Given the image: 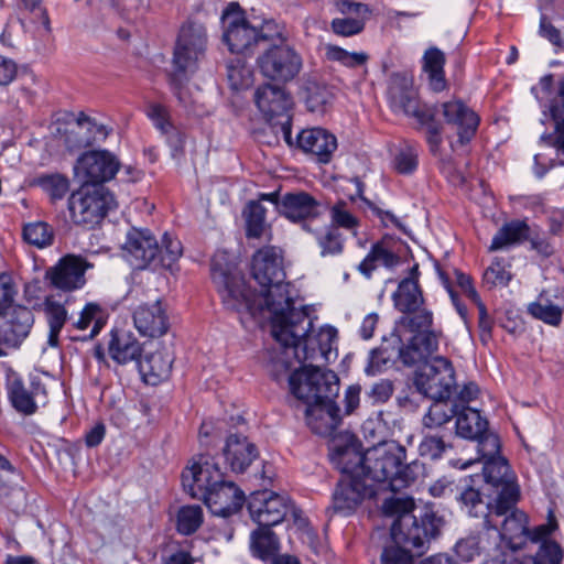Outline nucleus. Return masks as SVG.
<instances>
[{"mask_svg":"<svg viewBox=\"0 0 564 564\" xmlns=\"http://www.w3.org/2000/svg\"><path fill=\"white\" fill-rule=\"evenodd\" d=\"M455 416L456 434L460 437L467 440L479 437L488 429V421L473 408L464 406L460 411L456 408Z\"/></svg>","mask_w":564,"mask_h":564,"instance_id":"nucleus-40","label":"nucleus"},{"mask_svg":"<svg viewBox=\"0 0 564 564\" xmlns=\"http://www.w3.org/2000/svg\"><path fill=\"white\" fill-rule=\"evenodd\" d=\"M113 195L105 187L80 185L68 198V209L77 225L94 227L116 208Z\"/></svg>","mask_w":564,"mask_h":564,"instance_id":"nucleus-12","label":"nucleus"},{"mask_svg":"<svg viewBox=\"0 0 564 564\" xmlns=\"http://www.w3.org/2000/svg\"><path fill=\"white\" fill-rule=\"evenodd\" d=\"M275 476L271 463L259 459L258 453L252 444H249V484L258 489L270 488Z\"/></svg>","mask_w":564,"mask_h":564,"instance_id":"nucleus-45","label":"nucleus"},{"mask_svg":"<svg viewBox=\"0 0 564 564\" xmlns=\"http://www.w3.org/2000/svg\"><path fill=\"white\" fill-rule=\"evenodd\" d=\"M305 104L311 112L323 113L332 101L330 90L318 83H308L306 88Z\"/></svg>","mask_w":564,"mask_h":564,"instance_id":"nucleus-52","label":"nucleus"},{"mask_svg":"<svg viewBox=\"0 0 564 564\" xmlns=\"http://www.w3.org/2000/svg\"><path fill=\"white\" fill-rule=\"evenodd\" d=\"M8 397L12 406L24 415L36 412L39 405L47 403V391L39 376H31L29 384L13 378L8 386Z\"/></svg>","mask_w":564,"mask_h":564,"instance_id":"nucleus-20","label":"nucleus"},{"mask_svg":"<svg viewBox=\"0 0 564 564\" xmlns=\"http://www.w3.org/2000/svg\"><path fill=\"white\" fill-rule=\"evenodd\" d=\"M91 267L93 264L84 258L67 254L47 270L46 276L56 289L64 291L78 290L85 285V272Z\"/></svg>","mask_w":564,"mask_h":564,"instance_id":"nucleus-21","label":"nucleus"},{"mask_svg":"<svg viewBox=\"0 0 564 564\" xmlns=\"http://www.w3.org/2000/svg\"><path fill=\"white\" fill-rule=\"evenodd\" d=\"M456 408H458L457 404L451 406L446 402L437 400L429 408V411L422 419L424 431H434L448 423L455 416Z\"/></svg>","mask_w":564,"mask_h":564,"instance_id":"nucleus-47","label":"nucleus"},{"mask_svg":"<svg viewBox=\"0 0 564 564\" xmlns=\"http://www.w3.org/2000/svg\"><path fill=\"white\" fill-rule=\"evenodd\" d=\"M104 311L96 303H87L79 313V317L74 321L73 325L79 330H86L91 326L90 337L99 334L105 325Z\"/></svg>","mask_w":564,"mask_h":564,"instance_id":"nucleus-48","label":"nucleus"},{"mask_svg":"<svg viewBox=\"0 0 564 564\" xmlns=\"http://www.w3.org/2000/svg\"><path fill=\"white\" fill-rule=\"evenodd\" d=\"M44 312L50 328L47 344L51 347H57L59 333L63 329L68 317L67 310L65 308V305L63 303L55 300L53 296H50L46 297L44 302Z\"/></svg>","mask_w":564,"mask_h":564,"instance_id":"nucleus-43","label":"nucleus"},{"mask_svg":"<svg viewBox=\"0 0 564 564\" xmlns=\"http://www.w3.org/2000/svg\"><path fill=\"white\" fill-rule=\"evenodd\" d=\"M404 455L403 447L387 446L382 466V474H387V482L381 484L380 490L399 491L414 480L410 467L402 462Z\"/></svg>","mask_w":564,"mask_h":564,"instance_id":"nucleus-29","label":"nucleus"},{"mask_svg":"<svg viewBox=\"0 0 564 564\" xmlns=\"http://www.w3.org/2000/svg\"><path fill=\"white\" fill-rule=\"evenodd\" d=\"M224 475L215 458L199 455L182 473L184 490L194 499H200L213 489Z\"/></svg>","mask_w":564,"mask_h":564,"instance_id":"nucleus-17","label":"nucleus"},{"mask_svg":"<svg viewBox=\"0 0 564 564\" xmlns=\"http://www.w3.org/2000/svg\"><path fill=\"white\" fill-rule=\"evenodd\" d=\"M299 148L318 163H329L337 149L336 137L323 128L304 129L297 134Z\"/></svg>","mask_w":564,"mask_h":564,"instance_id":"nucleus-28","label":"nucleus"},{"mask_svg":"<svg viewBox=\"0 0 564 564\" xmlns=\"http://www.w3.org/2000/svg\"><path fill=\"white\" fill-rule=\"evenodd\" d=\"M491 535L488 529L460 539L455 545L457 556L465 562H470L491 546Z\"/></svg>","mask_w":564,"mask_h":564,"instance_id":"nucleus-42","label":"nucleus"},{"mask_svg":"<svg viewBox=\"0 0 564 564\" xmlns=\"http://www.w3.org/2000/svg\"><path fill=\"white\" fill-rule=\"evenodd\" d=\"M413 556H416L413 550H411L410 547H404L402 545L395 544L383 549L381 553V563L412 564Z\"/></svg>","mask_w":564,"mask_h":564,"instance_id":"nucleus-61","label":"nucleus"},{"mask_svg":"<svg viewBox=\"0 0 564 564\" xmlns=\"http://www.w3.org/2000/svg\"><path fill=\"white\" fill-rule=\"evenodd\" d=\"M132 322L138 333L149 338L161 337L170 328V318L161 301L138 305L132 312Z\"/></svg>","mask_w":564,"mask_h":564,"instance_id":"nucleus-26","label":"nucleus"},{"mask_svg":"<svg viewBox=\"0 0 564 564\" xmlns=\"http://www.w3.org/2000/svg\"><path fill=\"white\" fill-rule=\"evenodd\" d=\"M261 75L273 82L288 83L303 67L302 56L289 45H271L256 61Z\"/></svg>","mask_w":564,"mask_h":564,"instance_id":"nucleus-16","label":"nucleus"},{"mask_svg":"<svg viewBox=\"0 0 564 564\" xmlns=\"http://www.w3.org/2000/svg\"><path fill=\"white\" fill-rule=\"evenodd\" d=\"M58 133L63 143L69 151L90 145L97 138V134L105 137L106 130L102 124H98L94 119L80 112L73 121L58 128Z\"/></svg>","mask_w":564,"mask_h":564,"instance_id":"nucleus-27","label":"nucleus"},{"mask_svg":"<svg viewBox=\"0 0 564 564\" xmlns=\"http://www.w3.org/2000/svg\"><path fill=\"white\" fill-rule=\"evenodd\" d=\"M349 456V452L341 454V460L345 462L340 468L344 477L338 481L333 494V508L335 512L345 516L352 513L365 499L377 495L373 484L362 481L360 474L355 473L350 468L349 463H351V459Z\"/></svg>","mask_w":564,"mask_h":564,"instance_id":"nucleus-13","label":"nucleus"},{"mask_svg":"<svg viewBox=\"0 0 564 564\" xmlns=\"http://www.w3.org/2000/svg\"><path fill=\"white\" fill-rule=\"evenodd\" d=\"M445 438V434L433 433L432 431L424 432L419 446L420 454L431 459L441 458L446 449L451 448V444Z\"/></svg>","mask_w":564,"mask_h":564,"instance_id":"nucleus-53","label":"nucleus"},{"mask_svg":"<svg viewBox=\"0 0 564 564\" xmlns=\"http://www.w3.org/2000/svg\"><path fill=\"white\" fill-rule=\"evenodd\" d=\"M23 238L30 245L44 248L53 242V232L45 223H32L24 226Z\"/></svg>","mask_w":564,"mask_h":564,"instance_id":"nucleus-57","label":"nucleus"},{"mask_svg":"<svg viewBox=\"0 0 564 564\" xmlns=\"http://www.w3.org/2000/svg\"><path fill=\"white\" fill-rule=\"evenodd\" d=\"M413 510L412 499L390 498L382 505L386 516L397 517L391 527L393 542L410 547L416 556H421L430 540L438 534L441 519L432 511H424L416 517Z\"/></svg>","mask_w":564,"mask_h":564,"instance_id":"nucleus-5","label":"nucleus"},{"mask_svg":"<svg viewBox=\"0 0 564 564\" xmlns=\"http://www.w3.org/2000/svg\"><path fill=\"white\" fill-rule=\"evenodd\" d=\"M206 47L207 32L203 24L188 22L182 26L174 48L171 84L180 104L186 108L192 101L187 96V89L183 87V80L197 70L205 57Z\"/></svg>","mask_w":564,"mask_h":564,"instance_id":"nucleus-7","label":"nucleus"},{"mask_svg":"<svg viewBox=\"0 0 564 564\" xmlns=\"http://www.w3.org/2000/svg\"><path fill=\"white\" fill-rule=\"evenodd\" d=\"M283 28L273 20H264L261 24L249 22V42H273L283 40Z\"/></svg>","mask_w":564,"mask_h":564,"instance_id":"nucleus-56","label":"nucleus"},{"mask_svg":"<svg viewBox=\"0 0 564 564\" xmlns=\"http://www.w3.org/2000/svg\"><path fill=\"white\" fill-rule=\"evenodd\" d=\"M291 393L305 404V420L315 434L327 436L341 419L335 399L339 392V378L332 370L303 368L289 376Z\"/></svg>","mask_w":564,"mask_h":564,"instance_id":"nucleus-2","label":"nucleus"},{"mask_svg":"<svg viewBox=\"0 0 564 564\" xmlns=\"http://www.w3.org/2000/svg\"><path fill=\"white\" fill-rule=\"evenodd\" d=\"M124 257L134 269H145L153 265L156 259L159 245L149 230L132 228L127 234L123 245Z\"/></svg>","mask_w":564,"mask_h":564,"instance_id":"nucleus-23","label":"nucleus"},{"mask_svg":"<svg viewBox=\"0 0 564 564\" xmlns=\"http://www.w3.org/2000/svg\"><path fill=\"white\" fill-rule=\"evenodd\" d=\"M203 501L213 514L228 518L241 509L245 492L235 482L221 478Z\"/></svg>","mask_w":564,"mask_h":564,"instance_id":"nucleus-25","label":"nucleus"},{"mask_svg":"<svg viewBox=\"0 0 564 564\" xmlns=\"http://www.w3.org/2000/svg\"><path fill=\"white\" fill-rule=\"evenodd\" d=\"M223 42L228 51L237 55V59L228 64V82L235 93L245 89L246 67L245 52L247 50V14L238 2H229L220 17Z\"/></svg>","mask_w":564,"mask_h":564,"instance_id":"nucleus-8","label":"nucleus"},{"mask_svg":"<svg viewBox=\"0 0 564 564\" xmlns=\"http://www.w3.org/2000/svg\"><path fill=\"white\" fill-rule=\"evenodd\" d=\"M394 169L401 174H410L417 167V149L405 144L394 156Z\"/></svg>","mask_w":564,"mask_h":564,"instance_id":"nucleus-60","label":"nucleus"},{"mask_svg":"<svg viewBox=\"0 0 564 564\" xmlns=\"http://www.w3.org/2000/svg\"><path fill=\"white\" fill-rule=\"evenodd\" d=\"M441 112L445 123L453 127L460 144H466L475 137L480 118L462 99H451L441 104Z\"/></svg>","mask_w":564,"mask_h":564,"instance_id":"nucleus-22","label":"nucleus"},{"mask_svg":"<svg viewBox=\"0 0 564 564\" xmlns=\"http://www.w3.org/2000/svg\"><path fill=\"white\" fill-rule=\"evenodd\" d=\"M564 311V289L554 288L542 291L536 301L531 303L528 312L534 318L551 326H558Z\"/></svg>","mask_w":564,"mask_h":564,"instance_id":"nucleus-31","label":"nucleus"},{"mask_svg":"<svg viewBox=\"0 0 564 564\" xmlns=\"http://www.w3.org/2000/svg\"><path fill=\"white\" fill-rule=\"evenodd\" d=\"M250 547L256 557L270 561L278 554L280 542L271 528L259 527L251 534Z\"/></svg>","mask_w":564,"mask_h":564,"instance_id":"nucleus-44","label":"nucleus"},{"mask_svg":"<svg viewBox=\"0 0 564 564\" xmlns=\"http://www.w3.org/2000/svg\"><path fill=\"white\" fill-rule=\"evenodd\" d=\"M520 497L513 503L497 500L487 525L491 539H500L510 551H518L525 546L529 533V516L517 507Z\"/></svg>","mask_w":564,"mask_h":564,"instance_id":"nucleus-10","label":"nucleus"},{"mask_svg":"<svg viewBox=\"0 0 564 564\" xmlns=\"http://www.w3.org/2000/svg\"><path fill=\"white\" fill-rule=\"evenodd\" d=\"M445 54L437 47H429L422 58V68L427 75L430 88L435 93L444 91L447 88L444 66Z\"/></svg>","mask_w":564,"mask_h":564,"instance_id":"nucleus-38","label":"nucleus"},{"mask_svg":"<svg viewBox=\"0 0 564 564\" xmlns=\"http://www.w3.org/2000/svg\"><path fill=\"white\" fill-rule=\"evenodd\" d=\"M253 101L263 119L272 126H280L284 140L291 144L294 108L291 94L283 87L268 83L256 89Z\"/></svg>","mask_w":564,"mask_h":564,"instance_id":"nucleus-11","label":"nucleus"},{"mask_svg":"<svg viewBox=\"0 0 564 564\" xmlns=\"http://www.w3.org/2000/svg\"><path fill=\"white\" fill-rule=\"evenodd\" d=\"M530 227L524 220L506 223L492 237L489 251L508 249L523 243L530 238Z\"/></svg>","mask_w":564,"mask_h":564,"instance_id":"nucleus-37","label":"nucleus"},{"mask_svg":"<svg viewBox=\"0 0 564 564\" xmlns=\"http://www.w3.org/2000/svg\"><path fill=\"white\" fill-rule=\"evenodd\" d=\"M397 325L400 328H403L412 334H416L419 332H425L431 329L433 324V314L431 311L426 308H419L415 313H403Z\"/></svg>","mask_w":564,"mask_h":564,"instance_id":"nucleus-51","label":"nucleus"},{"mask_svg":"<svg viewBox=\"0 0 564 564\" xmlns=\"http://www.w3.org/2000/svg\"><path fill=\"white\" fill-rule=\"evenodd\" d=\"M387 446H379L368 449L364 455L351 453L355 462L350 468L359 473L362 481L373 484L377 494L380 491L381 484L387 482V474H382L383 459L386 457Z\"/></svg>","mask_w":564,"mask_h":564,"instance_id":"nucleus-30","label":"nucleus"},{"mask_svg":"<svg viewBox=\"0 0 564 564\" xmlns=\"http://www.w3.org/2000/svg\"><path fill=\"white\" fill-rule=\"evenodd\" d=\"M326 57L328 61L338 62L343 66L356 68L368 62V54L364 52H348L337 45L326 46Z\"/></svg>","mask_w":564,"mask_h":564,"instance_id":"nucleus-55","label":"nucleus"},{"mask_svg":"<svg viewBox=\"0 0 564 564\" xmlns=\"http://www.w3.org/2000/svg\"><path fill=\"white\" fill-rule=\"evenodd\" d=\"M329 214L330 224L328 226H335L337 229L344 228L355 234L359 226V220L348 210L346 202H337L332 206Z\"/></svg>","mask_w":564,"mask_h":564,"instance_id":"nucleus-58","label":"nucleus"},{"mask_svg":"<svg viewBox=\"0 0 564 564\" xmlns=\"http://www.w3.org/2000/svg\"><path fill=\"white\" fill-rule=\"evenodd\" d=\"M482 475L485 487L497 496V500L513 503L517 497H521L517 476L503 456L485 463Z\"/></svg>","mask_w":564,"mask_h":564,"instance_id":"nucleus-19","label":"nucleus"},{"mask_svg":"<svg viewBox=\"0 0 564 564\" xmlns=\"http://www.w3.org/2000/svg\"><path fill=\"white\" fill-rule=\"evenodd\" d=\"M203 523V509L200 506L189 505L182 507L177 512L176 528L181 534L189 535L198 530Z\"/></svg>","mask_w":564,"mask_h":564,"instance_id":"nucleus-50","label":"nucleus"},{"mask_svg":"<svg viewBox=\"0 0 564 564\" xmlns=\"http://www.w3.org/2000/svg\"><path fill=\"white\" fill-rule=\"evenodd\" d=\"M263 243V247L252 256L251 274L261 286L259 296L249 292V313L254 308L268 311L270 314L271 335L285 340L292 335H304L308 329L310 322L303 311H292L294 301L289 295L288 285L283 284L285 276L282 267V254L278 247L271 242H263L259 239H249V247L256 248Z\"/></svg>","mask_w":564,"mask_h":564,"instance_id":"nucleus-1","label":"nucleus"},{"mask_svg":"<svg viewBox=\"0 0 564 564\" xmlns=\"http://www.w3.org/2000/svg\"><path fill=\"white\" fill-rule=\"evenodd\" d=\"M394 307L401 313H415L424 304L422 290L417 281L403 279L392 294Z\"/></svg>","mask_w":564,"mask_h":564,"instance_id":"nucleus-39","label":"nucleus"},{"mask_svg":"<svg viewBox=\"0 0 564 564\" xmlns=\"http://www.w3.org/2000/svg\"><path fill=\"white\" fill-rule=\"evenodd\" d=\"M33 325V314L25 306H17L0 314V356L3 346L17 347L29 335Z\"/></svg>","mask_w":564,"mask_h":564,"instance_id":"nucleus-24","label":"nucleus"},{"mask_svg":"<svg viewBox=\"0 0 564 564\" xmlns=\"http://www.w3.org/2000/svg\"><path fill=\"white\" fill-rule=\"evenodd\" d=\"M224 456L234 473L247 469V435L241 431L229 433L224 446Z\"/></svg>","mask_w":564,"mask_h":564,"instance_id":"nucleus-41","label":"nucleus"},{"mask_svg":"<svg viewBox=\"0 0 564 564\" xmlns=\"http://www.w3.org/2000/svg\"><path fill=\"white\" fill-rule=\"evenodd\" d=\"M387 98L391 110L416 120L421 128L426 129V142L435 153L442 144V124L435 121V109L420 100L414 87L413 77L405 73L390 75Z\"/></svg>","mask_w":564,"mask_h":564,"instance_id":"nucleus-6","label":"nucleus"},{"mask_svg":"<svg viewBox=\"0 0 564 564\" xmlns=\"http://www.w3.org/2000/svg\"><path fill=\"white\" fill-rule=\"evenodd\" d=\"M142 350V345L131 332L123 329L111 330L108 354L118 365H127L132 361L139 364Z\"/></svg>","mask_w":564,"mask_h":564,"instance_id":"nucleus-33","label":"nucleus"},{"mask_svg":"<svg viewBox=\"0 0 564 564\" xmlns=\"http://www.w3.org/2000/svg\"><path fill=\"white\" fill-rule=\"evenodd\" d=\"M563 557V550L557 542L544 541L532 556V564H561Z\"/></svg>","mask_w":564,"mask_h":564,"instance_id":"nucleus-59","label":"nucleus"},{"mask_svg":"<svg viewBox=\"0 0 564 564\" xmlns=\"http://www.w3.org/2000/svg\"><path fill=\"white\" fill-rule=\"evenodd\" d=\"M249 200V239H259L271 242L273 239L272 226L267 221V208L263 203L275 206L279 213L292 223L308 224L307 220L321 215V203L304 191L285 193L280 192L251 193Z\"/></svg>","mask_w":564,"mask_h":564,"instance_id":"nucleus-3","label":"nucleus"},{"mask_svg":"<svg viewBox=\"0 0 564 564\" xmlns=\"http://www.w3.org/2000/svg\"><path fill=\"white\" fill-rule=\"evenodd\" d=\"M286 511V499L269 488L253 489L249 494V516L259 527L272 528L281 523Z\"/></svg>","mask_w":564,"mask_h":564,"instance_id":"nucleus-18","label":"nucleus"},{"mask_svg":"<svg viewBox=\"0 0 564 564\" xmlns=\"http://www.w3.org/2000/svg\"><path fill=\"white\" fill-rule=\"evenodd\" d=\"M458 500L470 517L482 519L485 528L495 509L497 496L486 487L484 491L466 487L459 492Z\"/></svg>","mask_w":564,"mask_h":564,"instance_id":"nucleus-34","label":"nucleus"},{"mask_svg":"<svg viewBox=\"0 0 564 564\" xmlns=\"http://www.w3.org/2000/svg\"><path fill=\"white\" fill-rule=\"evenodd\" d=\"M147 116L152 121L154 127L162 133H170L174 127L170 119V113L166 107L161 104H149L147 107Z\"/></svg>","mask_w":564,"mask_h":564,"instance_id":"nucleus-62","label":"nucleus"},{"mask_svg":"<svg viewBox=\"0 0 564 564\" xmlns=\"http://www.w3.org/2000/svg\"><path fill=\"white\" fill-rule=\"evenodd\" d=\"M365 23L354 18H336L332 21V30L335 34L341 36H352L360 33Z\"/></svg>","mask_w":564,"mask_h":564,"instance_id":"nucleus-63","label":"nucleus"},{"mask_svg":"<svg viewBox=\"0 0 564 564\" xmlns=\"http://www.w3.org/2000/svg\"><path fill=\"white\" fill-rule=\"evenodd\" d=\"M120 162L111 152L93 150L83 153L74 165V178L90 187H104L118 173Z\"/></svg>","mask_w":564,"mask_h":564,"instance_id":"nucleus-15","label":"nucleus"},{"mask_svg":"<svg viewBox=\"0 0 564 564\" xmlns=\"http://www.w3.org/2000/svg\"><path fill=\"white\" fill-rule=\"evenodd\" d=\"M183 253L182 243L178 239L165 232L162 237V246L159 247L156 259L153 267H162L172 269L173 264L181 258Z\"/></svg>","mask_w":564,"mask_h":564,"instance_id":"nucleus-49","label":"nucleus"},{"mask_svg":"<svg viewBox=\"0 0 564 564\" xmlns=\"http://www.w3.org/2000/svg\"><path fill=\"white\" fill-rule=\"evenodd\" d=\"M212 279L221 296L225 308L245 324L247 311V285L238 269L237 258L226 250H218L212 259Z\"/></svg>","mask_w":564,"mask_h":564,"instance_id":"nucleus-9","label":"nucleus"},{"mask_svg":"<svg viewBox=\"0 0 564 564\" xmlns=\"http://www.w3.org/2000/svg\"><path fill=\"white\" fill-rule=\"evenodd\" d=\"M174 361L173 352L163 348L141 358L138 367L145 380L152 384L156 381L167 379Z\"/></svg>","mask_w":564,"mask_h":564,"instance_id":"nucleus-35","label":"nucleus"},{"mask_svg":"<svg viewBox=\"0 0 564 564\" xmlns=\"http://www.w3.org/2000/svg\"><path fill=\"white\" fill-rule=\"evenodd\" d=\"M292 311H303L308 318L310 326L304 335L291 334V337L285 340L272 336L279 345V351L272 358V372L276 380L289 372L293 373L303 368H315L305 362L315 360L318 356L327 360L337 339V330L333 326H323L316 335L313 334L314 321L306 306L297 308L293 305Z\"/></svg>","mask_w":564,"mask_h":564,"instance_id":"nucleus-4","label":"nucleus"},{"mask_svg":"<svg viewBox=\"0 0 564 564\" xmlns=\"http://www.w3.org/2000/svg\"><path fill=\"white\" fill-rule=\"evenodd\" d=\"M32 185L40 187L53 202L63 199L69 191V180L61 173L40 174Z\"/></svg>","mask_w":564,"mask_h":564,"instance_id":"nucleus-46","label":"nucleus"},{"mask_svg":"<svg viewBox=\"0 0 564 564\" xmlns=\"http://www.w3.org/2000/svg\"><path fill=\"white\" fill-rule=\"evenodd\" d=\"M414 384L417 391L427 398L447 399L455 386V371L452 362L441 356L423 362L415 372Z\"/></svg>","mask_w":564,"mask_h":564,"instance_id":"nucleus-14","label":"nucleus"},{"mask_svg":"<svg viewBox=\"0 0 564 564\" xmlns=\"http://www.w3.org/2000/svg\"><path fill=\"white\" fill-rule=\"evenodd\" d=\"M484 279L492 285H507L511 279L509 271L506 270L502 260H495L485 271Z\"/></svg>","mask_w":564,"mask_h":564,"instance_id":"nucleus-64","label":"nucleus"},{"mask_svg":"<svg viewBox=\"0 0 564 564\" xmlns=\"http://www.w3.org/2000/svg\"><path fill=\"white\" fill-rule=\"evenodd\" d=\"M441 333L429 329L413 334L409 344L400 349V358L406 366L422 362L438 349Z\"/></svg>","mask_w":564,"mask_h":564,"instance_id":"nucleus-32","label":"nucleus"},{"mask_svg":"<svg viewBox=\"0 0 564 564\" xmlns=\"http://www.w3.org/2000/svg\"><path fill=\"white\" fill-rule=\"evenodd\" d=\"M477 441V460L481 462L482 465L488 460L502 457L500 454L501 443L497 434L486 431L479 437H475Z\"/></svg>","mask_w":564,"mask_h":564,"instance_id":"nucleus-54","label":"nucleus"},{"mask_svg":"<svg viewBox=\"0 0 564 564\" xmlns=\"http://www.w3.org/2000/svg\"><path fill=\"white\" fill-rule=\"evenodd\" d=\"M303 230L315 237L321 257H337L344 252L345 237L335 226L326 225L321 229H314L310 224H304Z\"/></svg>","mask_w":564,"mask_h":564,"instance_id":"nucleus-36","label":"nucleus"}]
</instances>
